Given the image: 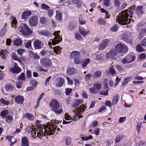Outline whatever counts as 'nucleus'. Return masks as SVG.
<instances>
[{
    "mask_svg": "<svg viewBox=\"0 0 146 146\" xmlns=\"http://www.w3.org/2000/svg\"><path fill=\"white\" fill-rule=\"evenodd\" d=\"M129 13L131 15L133 14V12L131 10H125L122 11L119 14L117 18V20L118 22L121 25H125L128 24L129 23L133 22V20L131 19H129L128 18Z\"/></svg>",
    "mask_w": 146,
    "mask_h": 146,
    "instance_id": "nucleus-1",
    "label": "nucleus"
},
{
    "mask_svg": "<svg viewBox=\"0 0 146 146\" xmlns=\"http://www.w3.org/2000/svg\"><path fill=\"white\" fill-rule=\"evenodd\" d=\"M60 121L53 120L51 122L47 123L46 131L45 135H51L54 132L57 133L59 131V128L56 127V125L59 123Z\"/></svg>",
    "mask_w": 146,
    "mask_h": 146,
    "instance_id": "nucleus-2",
    "label": "nucleus"
},
{
    "mask_svg": "<svg viewBox=\"0 0 146 146\" xmlns=\"http://www.w3.org/2000/svg\"><path fill=\"white\" fill-rule=\"evenodd\" d=\"M35 123L39 131V132L37 133L36 137L40 138L43 135H45L47 127L45 128L44 125L40 124V121L37 120H36Z\"/></svg>",
    "mask_w": 146,
    "mask_h": 146,
    "instance_id": "nucleus-3",
    "label": "nucleus"
},
{
    "mask_svg": "<svg viewBox=\"0 0 146 146\" xmlns=\"http://www.w3.org/2000/svg\"><path fill=\"white\" fill-rule=\"evenodd\" d=\"M18 30L23 35L25 36L29 35L32 33L31 30L25 24L23 23L21 24L19 27Z\"/></svg>",
    "mask_w": 146,
    "mask_h": 146,
    "instance_id": "nucleus-4",
    "label": "nucleus"
},
{
    "mask_svg": "<svg viewBox=\"0 0 146 146\" xmlns=\"http://www.w3.org/2000/svg\"><path fill=\"white\" fill-rule=\"evenodd\" d=\"M115 48L118 53H122V56L124 55L123 53L125 54L128 50L127 46L121 43L117 44L115 46Z\"/></svg>",
    "mask_w": 146,
    "mask_h": 146,
    "instance_id": "nucleus-5",
    "label": "nucleus"
},
{
    "mask_svg": "<svg viewBox=\"0 0 146 146\" xmlns=\"http://www.w3.org/2000/svg\"><path fill=\"white\" fill-rule=\"evenodd\" d=\"M60 32V31L55 32L54 33L55 37L53 39L50 40L51 41L52 44L53 45H55L61 41L62 40V37H60V36L58 35Z\"/></svg>",
    "mask_w": 146,
    "mask_h": 146,
    "instance_id": "nucleus-6",
    "label": "nucleus"
},
{
    "mask_svg": "<svg viewBox=\"0 0 146 146\" xmlns=\"http://www.w3.org/2000/svg\"><path fill=\"white\" fill-rule=\"evenodd\" d=\"M40 64L43 67L47 68L51 66L52 62L48 59L44 58L40 60Z\"/></svg>",
    "mask_w": 146,
    "mask_h": 146,
    "instance_id": "nucleus-7",
    "label": "nucleus"
},
{
    "mask_svg": "<svg viewBox=\"0 0 146 146\" xmlns=\"http://www.w3.org/2000/svg\"><path fill=\"white\" fill-rule=\"evenodd\" d=\"M135 58V57L133 56H128L124 57L122 59L121 62L124 64L129 63L133 62Z\"/></svg>",
    "mask_w": 146,
    "mask_h": 146,
    "instance_id": "nucleus-8",
    "label": "nucleus"
},
{
    "mask_svg": "<svg viewBox=\"0 0 146 146\" xmlns=\"http://www.w3.org/2000/svg\"><path fill=\"white\" fill-rule=\"evenodd\" d=\"M33 45L36 49H40L44 46V44L40 40L36 39L34 42Z\"/></svg>",
    "mask_w": 146,
    "mask_h": 146,
    "instance_id": "nucleus-9",
    "label": "nucleus"
},
{
    "mask_svg": "<svg viewBox=\"0 0 146 146\" xmlns=\"http://www.w3.org/2000/svg\"><path fill=\"white\" fill-rule=\"evenodd\" d=\"M29 24L31 26H35L38 23V18L35 16H32L29 18Z\"/></svg>",
    "mask_w": 146,
    "mask_h": 146,
    "instance_id": "nucleus-10",
    "label": "nucleus"
},
{
    "mask_svg": "<svg viewBox=\"0 0 146 146\" xmlns=\"http://www.w3.org/2000/svg\"><path fill=\"white\" fill-rule=\"evenodd\" d=\"M131 37L130 35L126 33H124L121 35L122 39L127 43H130L131 42Z\"/></svg>",
    "mask_w": 146,
    "mask_h": 146,
    "instance_id": "nucleus-11",
    "label": "nucleus"
},
{
    "mask_svg": "<svg viewBox=\"0 0 146 146\" xmlns=\"http://www.w3.org/2000/svg\"><path fill=\"white\" fill-rule=\"evenodd\" d=\"M26 131L29 133H31V137H33V138L36 137V133L34 130L32 126H27L26 129Z\"/></svg>",
    "mask_w": 146,
    "mask_h": 146,
    "instance_id": "nucleus-12",
    "label": "nucleus"
},
{
    "mask_svg": "<svg viewBox=\"0 0 146 146\" xmlns=\"http://www.w3.org/2000/svg\"><path fill=\"white\" fill-rule=\"evenodd\" d=\"M106 55L108 58L114 59L117 56V53L115 50L112 49L107 53Z\"/></svg>",
    "mask_w": 146,
    "mask_h": 146,
    "instance_id": "nucleus-13",
    "label": "nucleus"
},
{
    "mask_svg": "<svg viewBox=\"0 0 146 146\" xmlns=\"http://www.w3.org/2000/svg\"><path fill=\"white\" fill-rule=\"evenodd\" d=\"M10 72L13 73L18 74L21 71V69L16 63L14 65L13 68H10L9 69Z\"/></svg>",
    "mask_w": 146,
    "mask_h": 146,
    "instance_id": "nucleus-14",
    "label": "nucleus"
},
{
    "mask_svg": "<svg viewBox=\"0 0 146 146\" xmlns=\"http://www.w3.org/2000/svg\"><path fill=\"white\" fill-rule=\"evenodd\" d=\"M59 104L58 101L56 100H53L51 101L49 105L50 110L52 111Z\"/></svg>",
    "mask_w": 146,
    "mask_h": 146,
    "instance_id": "nucleus-15",
    "label": "nucleus"
},
{
    "mask_svg": "<svg viewBox=\"0 0 146 146\" xmlns=\"http://www.w3.org/2000/svg\"><path fill=\"white\" fill-rule=\"evenodd\" d=\"M79 31L80 33L84 37H85L86 35L90 34V31L88 29L87 27L86 29L82 27L80 28Z\"/></svg>",
    "mask_w": 146,
    "mask_h": 146,
    "instance_id": "nucleus-16",
    "label": "nucleus"
},
{
    "mask_svg": "<svg viewBox=\"0 0 146 146\" xmlns=\"http://www.w3.org/2000/svg\"><path fill=\"white\" fill-rule=\"evenodd\" d=\"M56 114H60L63 111L62 107L61 105L59 104L52 111Z\"/></svg>",
    "mask_w": 146,
    "mask_h": 146,
    "instance_id": "nucleus-17",
    "label": "nucleus"
},
{
    "mask_svg": "<svg viewBox=\"0 0 146 146\" xmlns=\"http://www.w3.org/2000/svg\"><path fill=\"white\" fill-rule=\"evenodd\" d=\"M80 54L78 51H74L71 52L70 54V56L71 58H75L78 57H80Z\"/></svg>",
    "mask_w": 146,
    "mask_h": 146,
    "instance_id": "nucleus-18",
    "label": "nucleus"
},
{
    "mask_svg": "<svg viewBox=\"0 0 146 146\" xmlns=\"http://www.w3.org/2000/svg\"><path fill=\"white\" fill-rule=\"evenodd\" d=\"M143 8V6H139L137 7L135 11L138 17H139L144 13Z\"/></svg>",
    "mask_w": 146,
    "mask_h": 146,
    "instance_id": "nucleus-19",
    "label": "nucleus"
},
{
    "mask_svg": "<svg viewBox=\"0 0 146 146\" xmlns=\"http://www.w3.org/2000/svg\"><path fill=\"white\" fill-rule=\"evenodd\" d=\"M63 13L59 11H56V19L58 21L60 22L62 21V15Z\"/></svg>",
    "mask_w": 146,
    "mask_h": 146,
    "instance_id": "nucleus-20",
    "label": "nucleus"
},
{
    "mask_svg": "<svg viewBox=\"0 0 146 146\" xmlns=\"http://www.w3.org/2000/svg\"><path fill=\"white\" fill-rule=\"evenodd\" d=\"M32 14L31 12L26 11L23 12L21 15L22 19H25L29 17Z\"/></svg>",
    "mask_w": 146,
    "mask_h": 146,
    "instance_id": "nucleus-21",
    "label": "nucleus"
},
{
    "mask_svg": "<svg viewBox=\"0 0 146 146\" xmlns=\"http://www.w3.org/2000/svg\"><path fill=\"white\" fill-rule=\"evenodd\" d=\"M15 101L17 104H22L24 101V98L23 96H19L15 97Z\"/></svg>",
    "mask_w": 146,
    "mask_h": 146,
    "instance_id": "nucleus-22",
    "label": "nucleus"
},
{
    "mask_svg": "<svg viewBox=\"0 0 146 146\" xmlns=\"http://www.w3.org/2000/svg\"><path fill=\"white\" fill-rule=\"evenodd\" d=\"M8 52V50L7 49L1 50V58L4 60L5 59L7 56Z\"/></svg>",
    "mask_w": 146,
    "mask_h": 146,
    "instance_id": "nucleus-23",
    "label": "nucleus"
},
{
    "mask_svg": "<svg viewBox=\"0 0 146 146\" xmlns=\"http://www.w3.org/2000/svg\"><path fill=\"white\" fill-rule=\"evenodd\" d=\"M64 82V80L62 78H60L58 80L56 86L58 87H60L62 86Z\"/></svg>",
    "mask_w": 146,
    "mask_h": 146,
    "instance_id": "nucleus-24",
    "label": "nucleus"
},
{
    "mask_svg": "<svg viewBox=\"0 0 146 146\" xmlns=\"http://www.w3.org/2000/svg\"><path fill=\"white\" fill-rule=\"evenodd\" d=\"M24 118H27L30 120H33L34 119V116L29 113H26L24 115Z\"/></svg>",
    "mask_w": 146,
    "mask_h": 146,
    "instance_id": "nucleus-25",
    "label": "nucleus"
},
{
    "mask_svg": "<svg viewBox=\"0 0 146 146\" xmlns=\"http://www.w3.org/2000/svg\"><path fill=\"white\" fill-rule=\"evenodd\" d=\"M119 99V96L118 95L116 94L113 97L112 102V105L113 106L116 104L117 103Z\"/></svg>",
    "mask_w": 146,
    "mask_h": 146,
    "instance_id": "nucleus-26",
    "label": "nucleus"
},
{
    "mask_svg": "<svg viewBox=\"0 0 146 146\" xmlns=\"http://www.w3.org/2000/svg\"><path fill=\"white\" fill-rule=\"evenodd\" d=\"M21 142L22 146H29L28 140L26 137L22 138Z\"/></svg>",
    "mask_w": 146,
    "mask_h": 146,
    "instance_id": "nucleus-27",
    "label": "nucleus"
},
{
    "mask_svg": "<svg viewBox=\"0 0 146 146\" xmlns=\"http://www.w3.org/2000/svg\"><path fill=\"white\" fill-rule=\"evenodd\" d=\"M86 108V107L84 106H83L82 105V106H80L76 109V112L77 113H83L84 111Z\"/></svg>",
    "mask_w": 146,
    "mask_h": 146,
    "instance_id": "nucleus-28",
    "label": "nucleus"
},
{
    "mask_svg": "<svg viewBox=\"0 0 146 146\" xmlns=\"http://www.w3.org/2000/svg\"><path fill=\"white\" fill-rule=\"evenodd\" d=\"M76 70L73 68H68L67 71V73L69 75L74 74L76 72Z\"/></svg>",
    "mask_w": 146,
    "mask_h": 146,
    "instance_id": "nucleus-29",
    "label": "nucleus"
},
{
    "mask_svg": "<svg viewBox=\"0 0 146 146\" xmlns=\"http://www.w3.org/2000/svg\"><path fill=\"white\" fill-rule=\"evenodd\" d=\"M90 62V59L89 58H85L81 63V66L82 68L86 67Z\"/></svg>",
    "mask_w": 146,
    "mask_h": 146,
    "instance_id": "nucleus-30",
    "label": "nucleus"
},
{
    "mask_svg": "<svg viewBox=\"0 0 146 146\" xmlns=\"http://www.w3.org/2000/svg\"><path fill=\"white\" fill-rule=\"evenodd\" d=\"M11 23L12 27H13L15 26L17 23V21L16 19V18L14 16H11Z\"/></svg>",
    "mask_w": 146,
    "mask_h": 146,
    "instance_id": "nucleus-31",
    "label": "nucleus"
},
{
    "mask_svg": "<svg viewBox=\"0 0 146 146\" xmlns=\"http://www.w3.org/2000/svg\"><path fill=\"white\" fill-rule=\"evenodd\" d=\"M49 51L47 50H42L40 52V55L45 57H48Z\"/></svg>",
    "mask_w": 146,
    "mask_h": 146,
    "instance_id": "nucleus-32",
    "label": "nucleus"
},
{
    "mask_svg": "<svg viewBox=\"0 0 146 146\" xmlns=\"http://www.w3.org/2000/svg\"><path fill=\"white\" fill-rule=\"evenodd\" d=\"M146 34V29H143L140 31L139 38L141 39L143 37L145 36Z\"/></svg>",
    "mask_w": 146,
    "mask_h": 146,
    "instance_id": "nucleus-33",
    "label": "nucleus"
},
{
    "mask_svg": "<svg viewBox=\"0 0 146 146\" xmlns=\"http://www.w3.org/2000/svg\"><path fill=\"white\" fill-rule=\"evenodd\" d=\"M39 34L40 35L46 36L49 37L50 36L51 34L50 33L47 31H44L38 32Z\"/></svg>",
    "mask_w": 146,
    "mask_h": 146,
    "instance_id": "nucleus-34",
    "label": "nucleus"
},
{
    "mask_svg": "<svg viewBox=\"0 0 146 146\" xmlns=\"http://www.w3.org/2000/svg\"><path fill=\"white\" fill-rule=\"evenodd\" d=\"M102 74V72L100 71H96L94 72L93 74V78H98L100 77Z\"/></svg>",
    "mask_w": 146,
    "mask_h": 146,
    "instance_id": "nucleus-35",
    "label": "nucleus"
},
{
    "mask_svg": "<svg viewBox=\"0 0 146 146\" xmlns=\"http://www.w3.org/2000/svg\"><path fill=\"white\" fill-rule=\"evenodd\" d=\"M25 47L27 48L31 49L32 48L31 45V41L30 40H26L24 41Z\"/></svg>",
    "mask_w": 146,
    "mask_h": 146,
    "instance_id": "nucleus-36",
    "label": "nucleus"
},
{
    "mask_svg": "<svg viewBox=\"0 0 146 146\" xmlns=\"http://www.w3.org/2000/svg\"><path fill=\"white\" fill-rule=\"evenodd\" d=\"M53 52L56 54H60L61 53L60 48L59 46H54L53 48Z\"/></svg>",
    "mask_w": 146,
    "mask_h": 146,
    "instance_id": "nucleus-37",
    "label": "nucleus"
},
{
    "mask_svg": "<svg viewBox=\"0 0 146 146\" xmlns=\"http://www.w3.org/2000/svg\"><path fill=\"white\" fill-rule=\"evenodd\" d=\"M6 138L9 141L11 142V143H16L17 142V140L14 137L7 136L6 137Z\"/></svg>",
    "mask_w": 146,
    "mask_h": 146,
    "instance_id": "nucleus-38",
    "label": "nucleus"
},
{
    "mask_svg": "<svg viewBox=\"0 0 146 146\" xmlns=\"http://www.w3.org/2000/svg\"><path fill=\"white\" fill-rule=\"evenodd\" d=\"M76 27V25L75 22H70L68 27V29L70 31H72Z\"/></svg>",
    "mask_w": 146,
    "mask_h": 146,
    "instance_id": "nucleus-39",
    "label": "nucleus"
},
{
    "mask_svg": "<svg viewBox=\"0 0 146 146\" xmlns=\"http://www.w3.org/2000/svg\"><path fill=\"white\" fill-rule=\"evenodd\" d=\"M124 137V136L123 135H118L117 136L115 139V142L117 143H118L119 142L122 140Z\"/></svg>",
    "mask_w": 146,
    "mask_h": 146,
    "instance_id": "nucleus-40",
    "label": "nucleus"
},
{
    "mask_svg": "<svg viewBox=\"0 0 146 146\" xmlns=\"http://www.w3.org/2000/svg\"><path fill=\"white\" fill-rule=\"evenodd\" d=\"M132 78V77L130 76L125 78L123 82L122 86H124L127 84Z\"/></svg>",
    "mask_w": 146,
    "mask_h": 146,
    "instance_id": "nucleus-41",
    "label": "nucleus"
},
{
    "mask_svg": "<svg viewBox=\"0 0 146 146\" xmlns=\"http://www.w3.org/2000/svg\"><path fill=\"white\" fill-rule=\"evenodd\" d=\"M75 38L78 40H83V38L81 37V35L78 32L75 33Z\"/></svg>",
    "mask_w": 146,
    "mask_h": 146,
    "instance_id": "nucleus-42",
    "label": "nucleus"
},
{
    "mask_svg": "<svg viewBox=\"0 0 146 146\" xmlns=\"http://www.w3.org/2000/svg\"><path fill=\"white\" fill-rule=\"evenodd\" d=\"M82 101L81 100H77L73 103L72 106L74 108H75L82 103Z\"/></svg>",
    "mask_w": 146,
    "mask_h": 146,
    "instance_id": "nucleus-43",
    "label": "nucleus"
},
{
    "mask_svg": "<svg viewBox=\"0 0 146 146\" xmlns=\"http://www.w3.org/2000/svg\"><path fill=\"white\" fill-rule=\"evenodd\" d=\"M5 88L7 91H8L10 90L11 91H12L14 89V86L13 85L8 84L6 86Z\"/></svg>",
    "mask_w": 146,
    "mask_h": 146,
    "instance_id": "nucleus-44",
    "label": "nucleus"
},
{
    "mask_svg": "<svg viewBox=\"0 0 146 146\" xmlns=\"http://www.w3.org/2000/svg\"><path fill=\"white\" fill-rule=\"evenodd\" d=\"M114 5L115 7L117 8L116 10H117V8L120 7L121 5L119 0H114Z\"/></svg>",
    "mask_w": 146,
    "mask_h": 146,
    "instance_id": "nucleus-45",
    "label": "nucleus"
},
{
    "mask_svg": "<svg viewBox=\"0 0 146 146\" xmlns=\"http://www.w3.org/2000/svg\"><path fill=\"white\" fill-rule=\"evenodd\" d=\"M7 28L5 27H3L0 31V36L3 37L5 35V32L6 31Z\"/></svg>",
    "mask_w": 146,
    "mask_h": 146,
    "instance_id": "nucleus-46",
    "label": "nucleus"
},
{
    "mask_svg": "<svg viewBox=\"0 0 146 146\" xmlns=\"http://www.w3.org/2000/svg\"><path fill=\"white\" fill-rule=\"evenodd\" d=\"M22 43V41L21 39H17L14 41V44L16 46H19Z\"/></svg>",
    "mask_w": 146,
    "mask_h": 146,
    "instance_id": "nucleus-47",
    "label": "nucleus"
},
{
    "mask_svg": "<svg viewBox=\"0 0 146 146\" xmlns=\"http://www.w3.org/2000/svg\"><path fill=\"white\" fill-rule=\"evenodd\" d=\"M0 101L5 106H8L10 104V102L9 101L6 100L3 98H1V99Z\"/></svg>",
    "mask_w": 146,
    "mask_h": 146,
    "instance_id": "nucleus-48",
    "label": "nucleus"
},
{
    "mask_svg": "<svg viewBox=\"0 0 146 146\" xmlns=\"http://www.w3.org/2000/svg\"><path fill=\"white\" fill-rule=\"evenodd\" d=\"M18 80H21L22 81H24L25 80V74L23 73H22L20 74L18 78Z\"/></svg>",
    "mask_w": 146,
    "mask_h": 146,
    "instance_id": "nucleus-49",
    "label": "nucleus"
},
{
    "mask_svg": "<svg viewBox=\"0 0 146 146\" xmlns=\"http://www.w3.org/2000/svg\"><path fill=\"white\" fill-rule=\"evenodd\" d=\"M110 0H104L103 1L104 5L107 8L110 6Z\"/></svg>",
    "mask_w": 146,
    "mask_h": 146,
    "instance_id": "nucleus-50",
    "label": "nucleus"
},
{
    "mask_svg": "<svg viewBox=\"0 0 146 146\" xmlns=\"http://www.w3.org/2000/svg\"><path fill=\"white\" fill-rule=\"evenodd\" d=\"M101 12L104 13L106 14V15L107 16L106 17H105V19L109 18L110 17L109 16H108L109 14V12L108 11L105 10L103 8H101L100 9Z\"/></svg>",
    "mask_w": 146,
    "mask_h": 146,
    "instance_id": "nucleus-51",
    "label": "nucleus"
},
{
    "mask_svg": "<svg viewBox=\"0 0 146 146\" xmlns=\"http://www.w3.org/2000/svg\"><path fill=\"white\" fill-rule=\"evenodd\" d=\"M127 5L126 2H125L123 3L120 7L117 8V11H120L124 9Z\"/></svg>",
    "mask_w": 146,
    "mask_h": 146,
    "instance_id": "nucleus-52",
    "label": "nucleus"
},
{
    "mask_svg": "<svg viewBox=\"0 0 146 146\" xmlns=\"http://www.w3.org/2000/svg\"><path fill=\"white\" fill-rule=\"evenodd\" d=\"M136 50L137 51L140 52H143L144 51V50L140 44H138L137 45L136 47Z\"/></svg>",
    "mask_w": 146,
    "mask_h": 146,
    "instance_id": "nucleus-53",
    "label": "nucleus"
},
{
    "mask_svg": "<svg viewBox=\"0 0 146 146\" xmlns=\"http://www.w3.org/2000/svg\"><path fill=\"white\" fill-rule=\"evenodd\" d=\"M79 22L81 25L84 24L86 23V20L82 16H80L79 19Z\"/></svg>",
    "mask_w": 146,
    "mask_h": 146,
    "instance_id": "nucleus-54",
    "label": "nucleus"
},
{
    "mask_svg": "<svg viewBox=\"0 0 146 146\" xmlns=\"http://www.w3.org/2000/svg\"><path fill=\"white\" fill-rule=\"evenodd\" d=\"M12 116L10 115H7L5 118L6 121L7 122H10L13 120Z\"/></svg>",
    "mask_w": 146,
    "mask_h": 146,
    "instance_id": "nucleus-55",
    "label": "nucleus"
},
{
    "mask_svg": "<svg viewBox=\"0 0 146 146\" xmlns=\"http://www.w3.org/2000/svg\"><path fill=\"white\" fill-rule=\"evenodd\" d=\"M89 90L90 92L93 94H96L98 92V90L96 88L94 87V86L91 88L89 89Z\"/></svg>",
    "mask_w": 146,
    "mask_h": 146,
    "instance_id": "nucleus-56",
    "label": "nucleus"
},
{
    "mask_svg": "<svg viewBox=\"0 0 146 146\" xmlns=\"http://www.w3.org/2000/svg\"><path fill=\"white\" fill-rule=\"evenodd\" d=\"M43 95H44V93H42L39 96V98L37 100V106H35V108H37L38 106V105H39V104L40 101L41 100V99L43 97Z\"/></svg>",
    "mask_w": 146,
    "mask_h": 146,
    "instance_id": "nucleus-57",
    "label": "nucleus"
},
{
    "mask_svg": "<svg viewBox=\"0 0 146 146\" xmlns=\"http://www.w3.org/2000/svg\"><path fill=\"white\" fill-rule=\"evenodd\" d=\"M109 73L111 75L113 76L116 73V72L115 70L112 67L109 68Z\"/></svg>",
    "mask_w": 146,
    "mask_h": 146,
    "instance_id": "nucleus-58",
    "label": "nucleus"
},
{
    "mask_svg": "<svg viewBox=\"0 0 146 146\" xmlns=\"http://www.w3.org/2000/svg\"><path fill=\"white\" fill-rule=\"evenodd\" d=\"M82 141H86L89 139H92L93 138V137L91 135H89L88 136H86L84 137H82Z\"/></svg>",
    "mask_w": 146,
    "mask_h": 146,
    "instance_id": "nucleus-59",
    "label": "nucleus"
},
{
    "mask_svg": "<svg viewBox=\"0 0 146 146\" xmlns=\"http://www.w3.org/2000/svg\"><path fill=\"white\" fill-rule=\"evenodd\" d=\"M118 29V27L117 25H115L110 28V30L112 31L115 32L117 31Z\"/></svg>",
    "mask_w": 146,
    "mask_h": 146,
    "instance_id": "nucleus-60",
    "label": "nucleus"
},
{
    "mask_svg": "<svg viewBox=\"0 0 146 146\" xmlns=\"http://www.w3.org/2000/svg\"><path fill=\"white\" fill-rule=\"evenodd\" d=\"M8 114V111L7 110H4L1 112L0 115L3 117H4Z\"/></svg>",
    "mask_w": 146,
    "mask_h": 146,
    "instance_id": "nucleus-61",
    "label": "nucleus"
},
{
    "mask_svg": "<svg viewBox=\"0 0 146 146\" xmlns=\"http://www.w3.org/2000/svg\"><path fill=\"white\" fill-rule=\"evenodd\" d=\"M25 51V50L23 49H18L17 50L18 54L20 55V56H22Z\"/></svg>",
    "mask_w": 146,
    "mask_h": 146,
    "instance_id": "nucleus-62",
    "label": "nucleus"
},
{
    "mask_svg": "<svg viewBox=\"0 0 146 146\" xmlns=\"http://www.w3.org/2000/svg\"><path fill=\"white\" fill-rule=\"evenodd\" d=\"M40 21L42 24H44L47 21V19L45 17H42L40 18Z\"/></svg>",
    "mask_w": 146,
    "mask_h": 146,
    "instance_id": "nucleus-63",
    "label": "nucleus"
},
{
    "mask_svg": "<svg viewBox=\"0 0 146 146\" xmlns=\"http://www.w3.org/2000/svg\"><path fill=\"white\" fill-rule=\"evenodd\" d=\"M98 23L100 25H105L106 23V21L103 19L101 18L99 19Z\"/></svg>",
    "mask_w": 146,
    "mask_h": 146,
    "instance_id": "nucleus-64",
    "label": "nucleus"
}]
</instances>
